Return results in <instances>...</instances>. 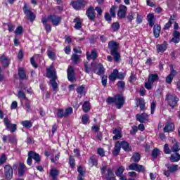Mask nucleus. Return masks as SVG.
I'll use <instances>...</instances> for the list:
<instances>
[{"label":"nucleus","mask_w":180,"mask_h":180,"mask_svg":"<svg viewBox=\"0 0 180 180\" xmlns=\"http://www.w3.org/2000/svg\"><path fill=\"white\" fill-rule=\"evenodd\" d=\"M106 102L108 105L115 103L117 109H122L124 105V97L121 94L116 95L113 98L110 96L107 98Z\"/></svg>","instance_id":"nucleus-1"},{"label":"nucleus","mask_w":180,"mask_h":180,"mask_svg":"<svg viewBox=\"0 0 180 180\" xmlns=\"http://www.w3.org/2000/svg\"><path fill=\"white\" fill-rule=\"evenodd\" d=\"M101 175L105 176V179L115 176V173H113V169L108 167V163L106 162H103L101 166L100 167Z\"/></svg>","instance_id":"nucleus-2"},{"label":"nucleus","mask_w":180,"mask_h":180,"mask_svg":"<svg viewBox=\"0 0 180 180\" xmlns=\"http://www.w3.org/2000/svg\"><path fill=\"white\" fill-rule=\"evenodd\" d=\"M28 158L27 160V165L32 166V163L33 162V160L35 161V165L39 164L41 161V158H40V155L37 153L33 150H30L28 152Z\"/></svg>","instance_id":"nucleus-3"},{"label":"nucleus","mask_w":180,"mask_h":180,"mask_svg":"<svg viewBox=\"0 0 180 180\" xmlns=\"http://www.w3.org/2000/svg\"><path fill=\"white\" fill-rule=\"evenodd\" d=\"M166 101H167L168 105H169V106L174 109L176 106L179 98L175 95L167 94L166 96Z\"/></svg>","instance_id":"nucleus-4"},{"label":"nucleus","mask_w":180,"mask_h":180,"mask_svg":"<svg viewBox=\"0 0 180 180\" xmlns=\"http://www.w3.org/2000/svg\"><path fill=\"white\" fill-rule=\"evenodd\" d=\"M70 5L75 9V11H81V9L85 8L86 1L85 0L72 1Z\"/></svg>","instance_id":"nucleus-5"},{"label":"nucleus","mask_w":180,"mask_h":180,"mask_svg":"<svg viewBox=\"0 0 180 180\" xmlns=\"http://www.w3.org/2000/svg\"><path fill=\"white\" fill-rule=\"evenodd\" d=\"M127 169L129 171H136V172H146V167L136 162L131 164Z\"/></svg>","instance_id":"nucleus-6"},{"label":"nucleus","mask_w":180,"mask_h":180,"mask_svg":"<svg viewBox=\"0 0 180 180\" xmlns=\"http://www.w3.org/2000/svg\"><path fill=\"white\" fill-rule=\"evenodd\" d=\"M46 77L47 78H51V79H57V72L54 65L52 64L46 68Z\"/></svg>","instance_id":"nucleus-7"},{"label":"nucleus","mask_w":180,"mask_h":180,"mask_svg":"<svg viewBox=\"0 0 180 180\" xmlns=\"http://www.w3.org/2000/svg\"><path fill=\"white\" fill-rule=\"evenodd\" d=\"M4 176L6 179L11 180L13 178V168L10 165L4 166Z\"/></svg>","instance_id":"nucleus-8"},{"label":"nucleus","mask_w":180,"mask_h":180,"mask_svg":"<svg viewBox=\"0 0 180 180\" xmlns=\"http://www.w3.org/2000/svg\"><path fill=\"white\" fill-rule=\"evenodd\" d=\"M4 126H6V129H10L11 133H15L16 131V124L11 123V120L8 118H4Z\"/></svg>","instance_id":"nucleus-9"},{"label":"nucleus","mask_w":180,"mask_h":180,"mask_svg":"<svg viewBox=\"0 0 180 180\" xmlns=\"http://www.w3.org/2000/svg\"><path fill=\"white\" fill-rule=\"evenodd\" d=\"M2 140L4 143H11L12 144H17L18 139H16V135H4Z\"/></svg>","instance_id":"nucleus-10"},{"label":"nucleus","mask_w":180,"mask_h":180,"mask_svg":"<svg viewBox=\"0 0 180 180\" xmlns=\"http://www.w3.org/2000/svg\"><path fill=\"white\" fill-rule=\"evenodd\" d=\"M23 11L25 15L27 16L28 19L30 20V22H33L34 19H36V15H34V13L32 12V11L27 9V5L25 4L23 7Z\"/></svg>","instance_id":"nucleus-11"},{"label":"nucleus","mask_w":180,"mask_h":180,"mask_svg":"<svg viewBox=\"0 0 180 180\" xmlns=\"http://www.w3.org/2000/svg\"><path fill=\"white\" fill-rule=\"evenodd\" d=\"M126 12H127V7L124 5H120L117 13L118 18L124 19L126 18Z\"/></svg>","instance_id":"nucleus-12"},{"label":"nucleus","mask_w":180,"mask_h":180,"mask_svg":"<svg viewBox=\"0 0 180 180\" xmlns=\"http://www.w3.org/2000/svg\"><path fill=\"white\" fill-rule=\"evenodd\" d=\"M86 14L90 20H95L96 15L95 13V9H94V7H89L86 10Z\"/></svg>","instance_id":"nucleus-13"},{"label":"nucleus","mask_w":180,"mask_h":180,"mask_svg":"<svg viewBox=\"0 0 180 180\" xmlns=\"http://www.w3.org/2000/svg\"><path fill=\"white\" fill-rule=\"evenodd\" d=\"M0 63L2 65L3 68H6V67L11 65V60H9L6 56L3 54L0 57Z\"/></svg>","instance_id":"nucleus-14"},{"label":"nucleus","mask_w":180,"mask_h":180,"mask_svg":"<svg viewBox=\"0 0 180 180\" xmlns=\"http://www.w3.org/2000/svg\"><path fill=\"white\" fill-rule=\"evenodd\" d=\"M67 72H68V79H69V81H70V82H74V81L75 80L74 68H72V66H70L68 68Z\"/></svg>","instance_id":"nucleus-15"},{"label":"nucleus","mask_w":180,"mask_h":180,"mask_svg":"<svg viewBox=\"0 0 180 180\" xmlns=\"http://www.w3.org/2000/svg\"><path fill=\"white\" fill-rule=\"evenodd\" d=\"M136 120L138 122H140V123H146V122L148 120V115L146 112H143L141 115L137 114L136 115Z\"/></svg>","instance_id":"nucleus-16"},{"label":"nucleus","mask_w":180,"mask_h":180,"mask_svg":"<svg viewBox=\"0 0 180 180\" xmlns=\"http://www.w3.org/2000/svg\"><path fill=\"white\" fill-rule=\"evenodd\" d=\"M91 68H92L94 72H96V64L95 63H91V66L88 65V63H84V72L86 74L91 72Z\"/></svg>","instance_id":"nucleus-17"},{"label":"nucleus","mask_w":180,"mask_h":180,"mask_svg":"<svg viewBox=\"0 0 180 180\" xmlns=\"http://www.w3.org/2000/svg\"><path fill=\"white\" fill-rule=\"evenodd\" d=\"M49 19L53 26H58L61 22V18L57 15H49Z\"/></svg>","instance_id":"nucleus-18"},{"label":"nucleus","mask_w":180,"mask_h":180,"mask_svg":"<svg viewBox=\"0 0 180 180\" xmlns=\"http://www.w3.org/2000/svg\"><path fill=\"white\" fill-rule=\"evenodd\" d=\"M108 49H110L111 54L117 53V43L115 41H110L108 43Z\"/></svg>","instance_id":"nucleus-19"},{"label":"nucleus","mask_w":180,"mask_h":180,"mask_svg":"<svg viewBox=\"0 0 180 180\" xmlns=\"http://www.w3.org/2000/svg\"><path fill=\"white\" fill-rule=\"evenodd\" d=\"M26 172V165L25 164L20 162L18 166V176L22 177L25 175Z\"/></svg>","instance_id":"nucleus-20"},{"label":"nucleus","mask_w":180,"mask_h":180,"mask_svg":"<svg viewBox=\"0 0 180 180\" xmlns=\"http://www.w3.org/2000/svg\"><path fill=\"white\" fill-rule=\"evenodd\" d=\"M172 142L173 144L172 146V153H178V151H179V150H180L179 143H178V141H176V139H172Z\"/></svg>","instance_id":"nucleus-21"},{"label":"nucleus","mask_w":180,"mask_h":180,"mask_svg":"<svg viewBox=\"0 0 180 180\" xmlns=\"http://www.w3.org/2000/svg\"><path fill=\"white\" fill-rule=\"evenodd\" d=\"M18 77L20 79H27V76L26 75V71L22 68H18Z\"/></svg>","instance_id":"nucleus-22"},{"label":"nucleus","mask_w":180,"mask_h":180,"mask_svg":"<svg viewBox=\"0 0 180 180\" xmlns=\"http://www.w3.org/2000/svg\"><path fill=\"white\" fill-rule=\"evenodd\" d=\"M165 167L167 168L168 171H169L172 174H174V172H176L179 168L178 165L166 164Z\"/></svg>","instance_id":"nucleus-23"},{"label":"nucleus","mask_w":180,"mask_h":180,"mask_svg":"<svg viewBox=\"0 0 180 180\" xmlns=\"http://www.w3.org/2000/svg\"><path fill=\"white\" fill-rule=\"evenodd\" d=\"M174 125L172 123L167 122L163 128V130L165 133H169L171 131H174Z\"/></svg>","instance_id":"nucleus-24"},{"label":"nucleus","mask_w":180,"mask_h":180,"mask_svg":"<svg viewBox=\"0 0 180 180\" xmlns=\"http://www.w3.org/2000/svg\"><path fill=\"white\" fill-rule=\"evenodd\" d=\"M120 142L117 141L112 150V155H115V157H117V155H119V153H120Z\"/></svg>","instance_id":"nucleus-25"},{"label":"nucleus","mask_w":180,"mask_h":180,"mask_svg":"<svg viewBox=\"0 0 180 180\" xmlns=\"http://www.w3.org/2000/svg\"><path fill=\"white\" fill-rule=\"evenodd\" d=\"M87 60H96L98 58V53H96V50H92L91 54L89 52L86 53Z\"/></svg>","instance_id":"nucleus-26"},{"label":"nucleus","mask_w":180,"mask_h":180,"mask_svg":"<svg viewBox=\"0 0 180 180\" xmlns=\"http://www.w3.org/2000/svg\"><path fill=\"white\" fill-rule=\"evenodd\" d=\"M160 33H161V27L158 25H155L153 27V34L155 39L160 37Z\"/></svg>","instance_id":"nucleus-27"},{"label":"nucleus","mask_w":180,"mask_h":180,"mask_svg":"<svg viewBox=\"0 0 180 180\" xmlns=\"http://www.w3.org/2000/svg\"><path fill=\"white\" fill-rule=\"evenodd\" d=\"M117 74H118L117 69H115L108 77V79H110V81L115 82L117 79Z\"/></svg>","instance_id":"nucleus-28"},{"label":"nucleus","mask_w":180,"mask_h":180,"mask_svg":"<svg viewBox=\"0 0 180 180\" xmlns=\"http://www.w3.org/2000/svg\"><path fill=\"white\" fill-rule=\"evenodd\" d=\"M131 160L133 162L137 163L140 161V160H141V155H140L137 152L134 153L132 157L131 158Z\"/></svg>","instance_id":"nucleus-29"},{"label":"nucleus","mask_w":180,"mask_h":180,"mask_svg":"<svg viewBox=\"0 0 180 180\" xmlns=\"http://www.w3.org/2000/svg\"><path fill=\"white\" fill-rule=\"evenodd\" d=\"M56 79H50V84L53 88L54 94H56L57 91L58 89V84H57V82H56Z\"/></svg>","instance_id":"nucleus-30"},{"label":"nucleus","mask_w":180,"mask_h":180,"mask_svg":"<svg viewBox=\"0 0 180 180\" xmlns=\"http://www.w3.org/2000/svg\"><path fill=\"white\" fill-rule=\"evenodd\" d=\"M112 134H115L112 137V140H120V139H122V133L117 129H114Z\"/></svg>","instance_id":"nucleus-31"},{"label":"nucleus","mask_w":180,"mask_h":180,"mask_svg":"<svg viewBox=\"0 0 180 180\" xmlns=\"http://www.w3.org/2000/svg\"><path fill=\"white\" fill-rule=\"evenodd\" d=\"M96 68H98L97 75H103L105 74V68H103V65L101 63L96 65Z\"/></svg>","instance_id":"nucleus-32"},{"label":"nucleus","mask_w":180,"mask_h":180,"mask_svg":"<svg viewBox=\"0 0 180 180\" xmlns=\"http://www.w3.org/2000/svg\"><path fill=\"white\" fill-rule=\"evenodd\" d=\"M50 175L52 177L53 180H57V176L60 175V172L56 169H52L50 171Z\"/></svg>","instance_id":"nucleus-33"},{"label":"nucleus","mask_w":180,"mask_h":180,"mask_svg":"<svg viewBox=\"0 0 180 180\" xmlns=\"http://www.w3.org/2000/svg\"><path fill=\"white\" fill-rule=\"evenodd\" d=\"M155 81H158V75L157 74H151L149 75L148 82H150V84H154Z\"/></svg>","instance_id":"nucleus-34"},{"label":"nucleus","mask_w":180,"mask_h":180,"mask_svg":"<svg viewBox=\"0 0 180 180\" xmlns=\"http://www.w3.org/2000/svg\"><path fill=\"white\" fill-rule=\"evenodd\" d=\"M83 112L84 113H86L91 110V104L89 103V101H85L82 105Z\"/></svg>","instance_id":"nucleus-35"},{"label":"nucleus","mask_w":180,"mask_h":180,"mask_svg":"<svg viewBox=\"0 0 180 180\" xmlns=\"http://www.w3.org/2000/svg\"><path fill=\"white\" fill-rule=\"evenodd\" d=\"M171 162H178L180 160V155L176 153L175 155H172L169 158Z\"/></svg>","instance_id":"nucleus-36"},{"label":"nucleus","mask_w":180,"mask_h":180,"mask_svg":"<svg viewBox=\"0 0 180 180\" xmlns=\"http://www.w3.org/2000/svg\"><path fill=\"white\" fill-rule=\"evenodd\" d=\"M74 22H75V29L79 30L82 27V21L79 18H75Z\"/></svg>","instance_id":"nucleus-37"},{"label":"nucleus","mask_w":180,"mask_h":180,"mask_svg":"<svg viewBox=\"0 0 180 180\" xmlns=\"http://www.w3.org/2000/svg\"><path fill=\"white\" fill-rule=\"evenodd\" d=\"M120 143V148L124 151H130V147L129 146V143H127L126 141H122Z\"/></svg>","instance_id":"nucleus-38"},{"label":"nucleus","mask_w":180,"mask_h":180,"mask_svg":"<svg viewBox=\"0 0 180 180\" xmlns=\"http://www.w3.org/2000/svg\"><path fill=\"white\" fill-rule=\"evenodd\" d=\"M147 20L148 22L149 26H150V27H153V26H154V15L148 14L147 16Z\"/></svg>","instance_id":"nucleus-39"},{"label":"nucleus","mask_w":180,"mask_h":180,"mask_svg":"<svg viewBox=\"0 0 180 180\" xmlns=\"http://www.w3.org/2000/svg\"><path fill=\"white\" fill-rule=\"evenodd\" d=\"M158 53H164L167 50V45L165 44H158L156 46Z\"/></svg>","instance_id":"nucleus-40"},{"label":"nucleus","mask_w":180,"mask_h":180,"mask_svg":"<svg viewBox=\"0 0 180 180\" xmlns=\"http://www.w3.org/2000/svg\"><path fill=\"white\" fill-rule=\"evenodd\" d=\"M21 124L25 127V129H30L33 126V123L30 120H25L21 122Z\"/></svg>","instance_id":"nucleus-41"},{"label":"nucleus","mask_w":180,"mask_h":180,"mask_svg":"<svg viewBox=\"0 0 180 180\" xmlns=\"http://www.w3.org/2000/svg\"><path fill=\"white\" fill-rule=\"evenodd\" d=\"M124 172V167L120 166L118 168H117V170L115 171V175H117V176H122Z\"/></svg>","instance_id":"nucleus-42"},{"label":"nucleus","mask_w":180,"mask_h":180,"mask_svg":"<svg viewBox=\"0 0 180 180\" xmlns=\"http://www.w3.org/2000/svg\"><path fill=\"white\" fill-rule=\"evenodd\" d=\"M138 106L141 108V110H144V109L146 108V103L144 102L143 98H139L138 100Z\"/></svg>","instance_id":"nucleus-43"},{"label":"nucleus","mask_w":180,"mask_h":180,"mask_svg":"<svg viewBox=\"0 0 180 180\" xmlns=\"http://www.w3.org/2000/svg\"><path fill=\"white\" fill-rule=\"evenodd\" d=\"M82 123L83 124H89V115L87 114L84 115L82 117Z\"/></svg>","instance_id":"nucleus-44"},{"label":"nucleus","mask_w":180,"mask_h":180,"mask_svg":"<svg viewBox=\"0 0 180 180\" xmlns=\"http://www.w3.org/2000/svg\"><path fill=\"white\" fill-rule=\"evenodd\" d=\"M111 29L113 32H117L120 29V24L118 22H113L111 25Z\"/></svg>","instance_id":"nucleus-45"},{"label":"nucleus","mask_w":180,"mask_h":180,"mask_svg":"<svg viewBox=\"0 0 180 180\" xmlns=\"http://www.w3.org/2000/svg\"><path fill=\"white\" fill-rule=\"evenodd\" d=\"M47 56L49 58H50V60H52L53 61L56 60V59L57 58V56H56V53L51 51H48Z\"/></svg>","instance_id":"nucleus-46"},{"label":"nucleus","mask_w":180,"mask_h":180,"mask_svg":"<svg viewBox=\"0 0 180 180\" xmlns=\"http://www.w3.org/2000/svg\"><path fill=\"white\" fill-rule=\"evenodd\" d=\"M116 9H117V6H112L110 9V13L112 18H116Z\"/></svg>","instance_id":"nucleus-47"},{"label":"nucleus","mask_w":180,"mask_h":180,"mask_svg":"<svg viewBox=\"0 0 180 180\" xmlns=\"http://www.w3.org/2000/svg\"><path fill=\"white\" fill-rule=\"evenodd\" d=\"M137 12H131L128 14L127 18L129 22H131L134 19V16H136Z\"/></svg>","instance_id":"nucleus-48"},{"label":"nucleus","mask_w":180,"mask_h":180,"mask_svg":"<svg viewBox=\"0 0 180 180\" xmlns=\"http://www.w3.org/2000/svg\"><path fill=\"white\" fill-rule=\"evenodd\" d=\"M89 162L92 164V166L94 165V167H98V159H96V158H95L94 156L90 158Z\"/></svg>","instance_id":"nucleus-49"},{"label":"nucleus","mask_w":180,"mask_h":180,"mask_svg":"<svg viewBox=\"0 0 180 180\" xmlns=\"http://www.w3.org/2000/svg\"><path fill=\"white\" fill-rule=\"evenodd\" d=\"M8 158H6V155H5V153H3L0 157V165H4V164L6 162Z\"/></svg>","instance_id":"nucleus-50"},{"label":"nucleus","mask_w":180,"mask_h":180,"mask_svg":"<svg viewBox=\"0 0 180 180\" xmlns=\"http://www.w3.org/2000/svg\"><path fill=\"white\" fill-rule=\"evenodd\" d=\"M71 60L74 63V64H78V60H79V55L73 54L72 56Z\"/></svg>","instance_id":"nucleus-51"},{"label":"nucleus","mask_w":180,"mask_h":180,"mask_svg":"<svg viewBox=\"0 0 180 180\" xmlns=\"http://www.w3.org/2000/svg\"><path fill=\"white\" fill-rule=\"evenodd\" d=\"M111 55L114 56V61H115V63H117L120 61V53H119L118 52H115V53H111Z\"/></svg>","instance_id":"nucleus-52"},{"label":"nucleus","mask_w":180,"mask_h":180,"mask_svg":"<svg viewBox=\"0 0 180 180\" xmlns=\"http://www.w3.org/2000/svg\"><path fill=\"white\" fill-rule=\"evenodd\" d=\"M84 89H85V86L82 85L77 88L76 91L79 95H82L84 94Z\"/></svg>","instance_id":"nucleus-53"},{"label":"nucleus","mask_w":180,"mask_h":180,"mask_svg":"<svg viewBox=\"0 0 180 180\" xmlns=\"http://www.w3.org/2000/svg\"><path fill=\"white\" fill-rule=\"evenodd\" d=\"M22 33H23V27H22V26H18L15 30V34L20 35Z\"/></svg>","instance_id":"nucleus-54"},{"label":"nucleus","mask_w":180,"mask_h":180,"mask_svg":"<svg viewBox=\"0 0 180 180\" xmlns=\"http://www.w3.org/2000/svg\"><path fill=\"white\" fill-rule=\"evenodd\" d=\"M71 113H72V108H67L64 112V117H67L69 115H71Z\"/></svg>","instance_id":"nucleus-55"},{"label":"nucleus","mask_w":180,"mask_h":180,"mask_svg":"<svg viewBox=\"0 0 180 180\" xmlns=\"http://www.w3.org/2000/svg\"><path fill=\"white\" fill-rule=\"evenodd\" d=\"M97 154H98L100 157H105V150H103V148H98L97 150Z\"/></svg>","instance_id":"nucleus-56"},{"label":"nucleus","mask_w":180,"mask_h":180,"mask_svg":"<svg viewBox=\"0 0 180 180\" xmlns=\"http://www.w3.org/2000/svg\"><path fill=\"white\" fill-rule=\"evenodd\" d=\"M69 164H70L71 168H75V159H74L72 158V156L70 157Z\"/></svg>","instance_id":"nucleus-57"},{"label":"nucleus","mask_w":180,"mask_h":180,"mask_svg":"<svg viewBox=\"0 0 180 180\" xmlns=\"http://www.w3.org/2000/svg\"><path fill=\"white\" fill-rule=\"evenodd\" d=\"M160 153V150H158V148H155V149H153V150L152 151V157L153 158H157V157H158V153Z\"/></svg>","instance_id":"nucleus-58"},{"label":"nucleus","mask_w":180,"mask_h":180,"mask_svg":"<svg viewBox=\"0 0 180 180\" xmlns=\"http://www.w3.org/2000/svg\"><path fill=\"white\" fill-rule=\"evenodd\" d=\"M117 86L118 88H120L121 89H124V86H126V83H124V82L123 81H119L117 83Z\"/></svg>","instance_id":"nucleus-59"},{"label":"nucleus","mask_w":180,"mask_h":180,"mask_svg":"<svg viewBox=\"0 0 180 180\" xmlns=\"http://www.w3.org/2000/svg\"><path fill=\"white\" fill-rule=\"evenodd\" d=\"M177 72L174 70V65H170V74L169 75L172 76L173 78L176 75Z\"/></svg>","instance_id":"nucleus-60"},{"label":"nucleus","mask_w":180,"mask_h":180,"mask_svg":"<svg viewBox=\"0 0 180 180\" xmlns=\"http://www.w3.org/2000/svg\"><path fill=\"white\" fill-rule=\"evenodd\" d=\"M164 152L165 154H169L171 153V149H169V146L168 143L165 144Z\"/></svg>","instance_id":"nucleus-61"},{"label":"nucleus","mask_w":180,"mask_h":180,"mask_svg":"<svg viewBox=\"0 0 180 180\" xmlns=\"http://www.w3.org/2000/svg\"><path fill=\"white\" fill-rule=\"evenodd\" d=\"M57 117H58L59 119L64 117V110L60 109L58 110Z\"/></svg>","instance_id":"nucleus-62"},{"label":"nucleus","mask_w":180,"mask_h":180,"mask_svg":"<svg viewBox=\"0 0 180 180\" xmlns=\"http://www.w3.org/2000/svg\"><path fill=\"white\" fill-rule=\"evenodd\" d=\"M134 81H136V74H134V72H131L129 79V82L131 83L134 82Z\"/></svg>","instance_id":"nucleus-63"},{"label":"nucleus","mask_w":180,"mask_h":180,"mask_svg":"<svg viewBox=\"0 0 180 180\" xmlns=\"http://www.w3.org/2000/svg\"><path fill=\"white\" fill-rule=\"evenodd\" d=\"M18 98H22V99H27L26 94H25V92H23V91L22 90L18 91Z\"/></svg>","instance_id":"nucleus-64"}]
</instances>
